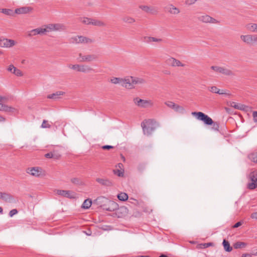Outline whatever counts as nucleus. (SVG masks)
Listing matches in <instances>:
<instances>
[{"label":"nucleus","instance_id":"f257e3e1","mask_svg":"<svg viewBox=\"0 0 257 257\" xmlns=\"http://www.w3.org/2000/svg\"><path fill=\"white\" fill-rule=\"evenodd\" d=\"M154 123L155 121L153 119L145 120L141 123L144 134L150 135L152 133L155 129Z\"/></svg>","mask_w":257,"mask_h":257},{"label":"nucleus","instance_id":"f03ea898","mask_svg":"<svg viewBox=\"0 0 257 257\" xmlns=\"http://www.w3.org/2000/svg\"><path fill=\"white\" fill-rule=\"evenodd\" d=\"M103 200H106V203L102 206L103 209L109 211H113L118 208V204L116 202L109 200L104 197L101 196L98 197L96 199L97 201L99 202L103 201Z\"/></svg>","mask_w":257,"mask_h":257},{"label":"nucleus","instance_id":"7ed1b4c3","mask_svg":"<svg viewBox=\"0 0 257 257\" xmlns=\"http://www.w3.org/2000/svg\"><path fill=\"white\" fill-rule=\"evenodd\" d=\"M192 115L195 116L197 119L202 121L206 125H211L213 123L212 119L203 112H192Z\"/></svg>","mask_w":257,"mask_h":257},{"label":"nucleus","instance_id":"20e7f679","mask_svg":"<svg viewBox=\"0 0 257 257\" xmlns=\"http://www.w3.org/2000/svg\"><path fill=\"white\" fill-rule=\"evenodd\" d=\"M133 101L136 105L142 108L151 107L154 105L151 100L142 99L139 97L134 98Z\"/></svg>","mask_w":257,"mask_h":257},{"label":"nucleus","instance_id":"39448f33","mask_svg":"<svg viewBox=\"0 0 257 257\" xmlns=\"http://www.w3.org/2000/svg\"><path fill=\"white\" fill-rule=\"evenodd\" d=\"M27 173L33 176L40 177L45 175V171L39 167L29 168L27 169Z\"/></svg>","mask_w":257,"mask_h":257},{"label":"nucleus","instance_id":"423d86ee","mask_svg":"<svg viewBox=\"0 0 257 257\" xmlns=\"http://www.w3.org/2000/svg\"><path fill=\"white\" fill-rule=\"evenodd\" d=\"M97 57L95 54L84 55L82 53L78 54V60L80 62H91L95 61Z\"/></svg>","mask_w":257,"mask_h":257},{"label":"nucleus","instance_id":"0eeeda50","mask_svg":"<svg viewBox=\"0 0 257 257\" xmlns=\"http://www.w3.org/2000/svg\"><path fill=\"white\" fill-rule=\"evenodd\" d=\"M248 179L251 181L247 184V188L250 190L257 188V171H252L248 175Z\"/></svg>","mask_w":257,"mask_h":257},{"label":"nucleus","instance_id":"6e6552de","mask_svg":"<svg viewBox=\"0 0 257 257\" xmlns=\"http://www.w3.org/2000/svg\"><path fill=\"white\" fill-rule=\"evenodd\" d=\"M55 192L58 195L69 199H74L76 198V194L72 191L58 189L56 190Z\"/></svg>","mask_w":257,"mask_h":257},{"label":"nucleus","instance_id":"1a4fd4ad","mask_svg":"<svg viewBox=\"0 0 257 257\" xmlns=\"http://www.w3.org/2000/svg\"><path fill=\"white\" fill-rule=\"evenodd\" d=\"M241 40L247 44H253L257 42V36L254 35H241Z\"/></svg>","mask_w":257,"mask_h":257},{"label":"nucleus","instance_id":"9d476101","mask_svg":"<svg viewBox=\"0 0 257 257\" xmlns=\"http://www.w3.org/2000/svg\"><path fill=\"white\" fill-rule=\"evenodd\" d=\"M0 199L9 203H16L18 202L13 195L7 193L0 192Z\"/></svg>","mask_w":257,"mask_h":257},{"label":"nucleus","instance_id":"9b49d317","mask_svg":"<svg viewBox=\"0 0 257 257\" xmlns=\"http://www.w3.org/2000/svg\"><path fill=\"white\" fill-rule=\"evenodd\" d=\"M122 86L128 89L134 88L133 77L126 76L122 78Z\"/></svg>","mask_w":257,"mask_h":257},{"label":"nucleus","instance_id":"f8f14e48","mask_svg":"<svg viewBox=\"0 0 257 257\" xmlns=\"http://www.w3.org/2000/svg\"><path fill=\"white\" fill-rule=\"evenodd\" d=\"M16 42L12 39L0 38V47L3 48H11L15 46Z\"/></svg>","mask_w":257,"mask_h":257},{"label":"nucleus","instance_id":"ddd939ff","mask_svg":"<svg viewBox=\"0 0 257 257\" xmlns=\"http://www.w3.org/2000/svg\"><path fill=\"white\" fill-rule=\"evenodd\" d=\"M139 8L144 12L151 15H156L158 13V10L156 7L149 6L147 5H140Z\"/></svg>","mask_w":257,"mask_h":257},{"label":"nucleus","instance_id":"4468645a","mask_svg":"<svg viewBox=\"0 0 257 257\" xmlns=\"http://www.w3.org/2000/svg\"><path fill=\"white\" fill-rule=\"evenodd\" d=\"M198 19L203 22V23H209L212 24H217L219 22L216 19L212 18L211 17L207 15H203L198 17Z\"/></svg>","mask_w":257,"mask_h":257},{"label":"nucleus","instance_id":"2eb2a0df","mask_svg":"<svg viewBox=\"0 0 257 257\" xmlns=\"http://www.w3.org/2000/svg\"><path fill=\"white\" fill-rule=\"evenodd\" d=\"M46 34V30L43 27H40L33 29L29 32L28 36L30 37L36 36L37 35H43Z\"/></svg>","mask_w":257,"mask_h":257},{"label":"nucleus","instance_id":"dca6fc26","mask_svg":"<svg viewBox=\"0 0 257 257\" xmlns=\"http://www.w3.org/2000/svg\"><path fill=\"white\" fill-rule=\"evenodd\" d=\"M33 11V8L30 7H23L15 9V14H26L31 12Z\"/></svg>","mask_w":257,"mask_h":257},{"label":"nucleus","instance_id":"f3484780","mask_svg":"<svg viewBox=\"0 0 257 257\" xmlns=\"http://www.w3.org/2000/svg\"><path fill=\"white\" fill-rule=\"evenodd\" d=\"M165 9L171 15H178L180 13V9L173 4H169Z\"/></svg>","mask_w":257,"mask_h":257},{"label":"nucleus","instance_id":"a211bd4d","mask_svg":"<svg viewBox=\"0 0 257 257\" xmlns=\"http://www.w3.org/2000/svg\"><path fill=\"white\" fill-rule=\"evenodd\" d=\"M208 89L209 91H210L212 93H217L219 94H225L228 96L230 95L229 93H227L225 92V91L223 90H220L215 86H212L209 87L208 88Z\"/></svg>","mask_w":257,"mask_h":257},{"label":"nucleus","instance_id":"6ab92c4d","mask_svg":"<svg viewBox=\"0 0 257 257\" xmlns=\"http://www.w3.org/2000/svg\"><path fill=\"white\" fill-rule=\"evenodd\" d=\"M96 182L101 185L107 187L111 186L112 185V182L108 179L106 178H97Z\"/></svg>","mask_w":257,"mask_h":257},{"label":"nucleus","instance_id":"aec40b11","mask_svg":"<svg viewBox=\"0 0 257 257\" xmlns=\"http://www.w3.org/2000/svg\"><path fill=\"white\" fill-rule=\"evenodd\" d=\"M94 69L91 68L90 66L87 65L81 64L80 65V72L87 73L92 72H94Z\"/></svg>","mask_w":257,"mask_h":257},{"label":"nucleus","instance_id":"412c9836","mask_svg":"<svg viewBox=\"0 0 257 257\" xmlns=\"http://www.w3.org/2000/svg\"><path fill=\"white\" fill-rule=\"evenodd\" d=\"M3 111L12 114H16L18 112V109L14 107L5 104Z\"/></svg>","mask_w":257,"mask_h":257},{"label":"nucleus","instance_id":"4be33fe9","mask_svg":"<svg viewBox=\"0 0 257 257\" xmlns=\"http://www.w3.org/2000/svg\"><path fill=\"white\" fill-rule=\"evenodd\" d=\"M64 93H65L63 91H58L52 94L48 95L47 98L49 99L56 100L59 98L61 95H64Z\"/></svg>","mask_w":257,"mask_h":257},{"label":"nucleus","instance_id":"5701e85b","mask_svg":"<svg viewBox=\"0 0 257 257\" xmlns=\"http://www.w3.org/2000/svg\"><path fill=\"white\" fill-rule=\"evenodd\" d=\"M54 31H63L66 30V26L60 23L53 24Z\"/></svg>","mask_w":257,"mask_h":257},{"label":"nucleus","instance_id":"b1692460","mask_svg":"<svg viewBox=\"0 0 257 257\" xmlns=\"http://www.w3.org/2000/svg\"><path fill=\"white\" fill-rule=\"evenodd\" d=\"M220 73L226 76H233L234 75L233 71L224 67H221V70Z\"/></svg>","mask_w":257,"mask_h":257},{"label":"nucleus","instance_id":"393cba45","mask_svg":"<svg viewBox=\"0 0 257 257\" xmlns=\"http://www.w3.org/2000/svg\"><path fill=\"white\" fill-rule=\"evenodd\" d=\"M145 82V80L143 78L133 77V84L134 87L136 85H141L144 84Z\"/></svg>","mask_w":257,"mask_h":257},{"label":"nucleus","instance_id":"a878e982","mask_svg":"<svg viewBox=\"0 0 257 257\" xmlns=\"http://www.w3.org/2000/svg\"><path fill=\"white\" fill-rule=\"evenodd\" d=\"M247 30L254 33H257V24L250 23L246 25Z\"/></svg>","mask_w":257,"mask_h":257},{"label":"nucleus","instance_id":"bb28decb","mask_svg":"<svg viewBox=\"0 0 257 257\" xmlns=\"http://www.w3.org/2000/svg\"><path fill=\"white\" fill-rule=\"evenodd\" d=\"M0 12L8 16H14L15 14V12L10 9H2L0 10Z\"/></svg>","mask_w":257,"mask_h":257},{"label":"nucleus","instance_id":"cd10ccee","mask_svg":"<svg viewBox=\"0 0 257 257\" xmlns=\"http://www.w3.org/2000/svg\"><path fill=\"white\" fill-rule=\"evenodd\" d=\"M91 25L98 27H104L106 26L105 23L103 22L93 19H91Z\"/></svg>","mask_w":257,"mask_h":257},{"label":"nucleus","instance_id":"c85d7f7f","mask_svg":"<svg viewBox=\"0 0 257 257\" xmlns=\"http://www.w3.org/2000/svg\"><path fill=\"white\" fill-rule=\"evenodd\" d=\"M222 244L226 251L230 252L232 250V247L230 245L229 242L225 239L223 240Z\"/></svg>","mask_w":257,"mask_h":257},{"label":"nucleus","instance_id":"c756f323","mask_svg":"<svg viewBox=\"0 0 257 257\" xmlns=\"http://www.w3.org/2000/svg\"><path fill=\"white\" fill-rule=\"evenodd\" d=\"M92 205V201L90 199H87L84 200L83 202L81 207L83 209H88L90 208L91 205Z\"/></svg>","mask_w":257,"mask_h":257},{"label":"nucleus","instance_id":"7c9ffc66","mask_svg":"<svg viewBox=\"0 0 257 257\" xmlns=\"http://www.w3.org/2000/svg\"><path fill=\"white\" fill-rule=\"evenodd\" d=\"M175 60H176L175 58H174L173 57H169L168 58H167L166 59L165 62L169 66H170L172 67H175Z\"/></svg>","mask_w":257,"mask_h":257},{"label":"nucleus","instance_id":"2f4dec72","mask_svg":"<svg viewBox=\"0 0 257 257\" xmlns=\"http://www.w3.org/2000/svg\"><path fill=\"white\" fill-rule=\"evenodd\" d=\"M45 157L47 158H54L55 159H58L60 155L56 154L54 152H50L45 155Z\"/></svg>","mask_w":257,"mask_h":257},{"label":"nucleus","instance_id":"473e14b6","mask_svg":"<svg viewBox=\"0 0 257 257\" xmlns=\"http://www.w3.org/2000/svg\"><path fill=\"white\" fill-rule=\"evenodd\" d=\"M110 81L113 84H120L122 86V78L113 77L110 79Z\"/></svg>","mask_w":257,"mask_h":257},{"label":"nucleus","instance_id":"72a5a7b5","mask_svg":"<svg viewBox=\"0 0 257 257\" xmlns=\"http://www.w3.org/2000/svg\"><path fill=\"white\" fill-rule=\"evenodd\" d=\"M247 245V244L244 242L237 241L234 243L233 246L234 248L238 249L245 247Z\"/></svg>","mask_w":257,"mask_h":257},{"label":"nucleus","instance_id":"f704fd0d","mask_svg":"<svg viewBox=\"0 0 257 257\" xmlns=\"http://www.w3.org/2000/svg\"><path fill=\"white\" fill-rule=\"evenodd\" d=\"M122 21L127 24H133L135 22L136 20L134 18L130 16H125L122 18Z\"/></svg>","mask_w":257,"mask_h":257},{"label":"nucleus","instance_id":"c9c22d12","mask_svg":"<svg viewBox=\"0 0 257 257\" xmlns=\"http://www.w3.org/2000/svg\"><path fill=\"white\" fill-rule=\"evenodd\" d=\"M80 65L81 64H69L68 65V67L71 69L75 70L77 72H80Z\"/></svg>","mask_w":257,"mask_h":257},{"label":"nucleus","instance_id":"e433bc0d","mask_svg":"<svg viewBox=\"0 0 257 257\" xmlns=\"http://www.w3.org/2000/svg\"><path fill=\"white\" fill-rule=\"evenodd\" d=\"M174 110L176 111V112H178L179 113H182V114H183L185 112V109H184V108L180 105H179L178 104H175V106L174 108Z\"/></svg>","mask_w":257,"mask_h":257},{"label":"nucleus","instance_id":"4c0bfd02","mask_svg":"<svg viewBox=\"0 0 257 257\" xmlns=\"http://www.w3.org/2000/svg\"><path fill=\"white\" fill-rule=\"evenodd\" d=\"M248 159L252 162L257 163V153H252L248 155Z\"/></svg>","mask_w":257,"mask_h":257},{"label":"nucleus","instance_id":"58836bf2","mask_svg":"<svg viewBox=\"0 0 257 257\" xmlns=\"http://www.w3.org/2000/svg\"><path fill=\"white\" fill-rule=\"evenodd\" d=\"M118 199L120 201H125L128 199V195L125 193H119L117 196Z\"/></svg>","mask_w":257,"mask_h":257},{"label":"nucleus","instance_id":"ea45409f","mask_svg":"<svg viewBox=\"0 0 257 257\" xmlns=\"http://www.w3.org/2000/svg\"><path fill=\"white\" fill-rule=\"evenodd\" d=\"M79 36H75L69 39V42L72 44H79Z\"/></svg>","mask_w":257,"mask_h":257},{"label":"nucleus","instance_id":"a19ab883","mask_svg":"<svg viewBox=\"0 0 257 257\" xmlns=\"http://www.w3.org/2000/svg\"><path fill=\"white\" fill-rule=\"evenodd\" d=\"M44 29L46 30V33L52 31H54L53 24H49L44 26Z\"/></svg>","mask_w":257,"mask_h":257},{"label":"nucleus","instance_id":"79ce46f5","mask_svg":"<svg viewBox=\"0 0 257 257\" xmlns=\"http://www.w3.org/2000/svg\"><path fill=\"white\" fill-rule=\"evenodd\" d=\"M80 21L86 25H91V19L88 18H80Z\"/></svg>","mask_w":257,"mask_h":257},{"label":"nucleus","instance_id":"37998d69","mask_svg":"<svg viewBox=\"0 0 257 257\" xmlns=\"http://www.w3.org/2000/svg\"><path fill=\"white\" fill-rule=\"evenodd\" d=\"M152 37L145 36L142 38V40L145 43H151L152 42Z\"/></svg>","mask_w":257,"mask_h":257},{"label":"nucleus","instance_id":"c03bdc74","mask_svg":"<svg viewBox=\"0 0 257 257\" xmlns=\"http://www.w3.org/2000/svg\"><path fill=\"white\" fill-rule=\"evenodd\" d=\"M13 73L16 75L17 76H23V73L20 70L16 68L13 72Z\"/></svg>","mask_w":257,"mask_h":257},{"label":"nucleus","instance_id":"a18cd8bd","mask_svg":"<svg viewBox=\"0 0 257 257\" xmlns=\"http://www.w3.org/2000/svg\"><path fill=\"white\" fill-rule=\"evenodd\" d=\"M165 104L170 108H171L174 109L175 106V103L172 101H168L165 102Z\"/></svg>","mask_w":257,"mask_h":257},{"label":"nucleus","instance_id":"49530a36","mask_svg":"<svg viewBox=\"0 0 257 257\" xmlns=\"http://www.w3.org/2000/svg\"><path fill=\"white\" fill-rule=\"evenodd\" d=\"M210 68L214 70L215 72L220 73L221 70V67L218 66H212Z\"/></svg>","mask_w":257,"mask_h":257},{"label":"nucleus","instance_id":"de8ad7c7","mask_svg":"<svg viewBox=\"0 0 257 257\" xmlns=\"http://www.w3.org/2000/svg\"><path fill=\"white\" fill-rule=\"evenodd\" d=\"M51 127V125L49 124L48 121L46 120H44L42 124L41 125V127L42 128H50Z\"/></svg>","mask_w":257,"mask_h":257},{"label":"nucleus","instance_id":"09e8293b","mask_svg":"<svg viewBox=\"0 0 257 257\" xmlns=\"http://www.w3.org/2000/svg\"><path fill=\"white\" fill-rule=\"evenodd\" d=\"M212 130H213L215 131H219V125L218 122L213 121V123H212Z\"/></svg>","mask_w":257,"mask_h":257},{"label":"nucleus","instance_id":"8fccbe9b","mask_svg":"<svg viewBox=\"0 0 257 257\" xmlns=\"http://www.w3.org/2000/svg\"><path fill=\"white\" fill-rule=\"evenodd\" d=\"M94 42V40L91 38L85 37V44H92Z\"/></svg>","mask_w":257,"mask_h":257},{"label":"nucleus","instance_id":"3c124183","mask_svg":"<svg viewBox=\"0 0 257 257\" xmlns=\"http://www.w3.org/2000/svg\"><path fill=\"white\" fill-rule=\"evenodd\" d=\"M113 172L119 177H121L123 175V172L118 169L114 170Z\"/></svg>","mask_w":257,"mask_h":257},{"label":"nucleus","instance_id":"603ef678","mask_svg":"<svg viewBox=\"0 0 257 257\" xmlns=\"http://www.w3.org/2000/svg\"><path fill=\"white\" fill-rule=\"evenodd\" d=\"M184 67L185 66V64L181 63L179 60L176 59V60L175 61V67Z\"/></svg>","mask_w":257,"mask_h":257},{"label":"nucleus","instance_id":"864d4df0","mask_svg":"<svg viewBox=\"0 0 257 257\" xmlns=\"http://www.w3.org/2000/svg\"><path fill=\"white\" fill-rule=\"evenodd\" d=\"M71 181L72 183L76 184V185H79L80 184V181L79 179L77 178H72L71 180Z\"/></svg>","mask_w":257,"mask_h":257},{"label":"nucleus","instance_id":"5fc2aeb1","mask_svg":"<svg viewBox=\"0 0 257 257\" xmlns=\"http://www.w3.org/2000/svg\"><path fill=\"white\" fill-rule=\"evenodd\" d=\"M18 213V210L16 209L11 210L9 212V215L10 217H13L14 215Z\"/></svg>","mask_w":257,"mask_h":257},{"label":"nucleus","instance_id":"6e6d98bb","mask_svg":"<svg viewBox=\"0 0 257 257\" xmlns=\"http://www.w3.org/2000/svg\"><path fill=\"white\" fill-rule=\"evenodd\" d=\"M152 42L161 43L163 41V40L161 38H157L152 37Z\"/></svg>","mask_w":257,"mask_h":257},{"label":"nucleus","instance_id":"4d7b16f0","mask_svg":"<svg viewBox=\"0 0 257 257\" xmlns=\"http://www.w3.org/2000/svg\"><path fill=\"white\" fill-rule=\"evenodd\" d=\"M197 0H186L185 3L188 5H191L195 4Z\"/></svg>","mask_w":257,"mask_h":257},{"label":"nucleus","instance_id":"13d9d810","mask_svg":"<svg viewBox=\"0 0 257 257\" xmlns=\"http://www.w3.org/2000/svg\"><path fill=\"white\" fill-rule=\"evenodd\" d=\"M16 68L13 65H10L8 68V70L13 73V71Z\"/></svg>","mask_w":257,"mask_h":257},{"label":"nucleus","instance_id":"bf43d9fd","mask_svg":"<svg viewBox=\"0 0 257 257\" xmlns=\"http://www.w3.org/2000/svg\"><path fill=\"white\" fill-rule=\"evenodd\" d=\"M79 44H85V37L83 36H79Z\"/></svg>","mask_w":257,"mask_h":257},{"label":"nucleus","instance_id":"052dcab7","mask_svg":"<svg viewBox=\"0 0 257 257\" xmlns=\"http://www.w3.org/2000/svg\"><path fill=\"white\" fill-rule=\"evenodd\" d=\"M252 116H253V118L254 121L256 122H257V119H256L257 111H253V112H252Z\"/></svg>","mask_w":257,"mask_h":257},{"label":"nucleus","instance_id":"680f3d73","mask_svg":"<svg viewBox=\"0 0 257 257\" xmlns=\"http://www.w3.org/2000/svg\"><path fill=\"white\" fill-rule=\"evenodd\" d=\"M113 147L112 146H109V145H105V146H103L102 147V148L104 150H109L110 149H112L113 148Z\"/></svg>","mask_w":257,"mask_h":257},{"label":"nucleus","instance_id":"e2e57ef3","mask_svg":"<svg viewBox=\"0 0 257 257\" xmlns=\"http://www.w3.org/2000/svg\"><path fill=\"white\" fill-rule=\"evenodd\" d=\"M250 217L252 219H257V212L252 213L250 215Z\"/></svg>","mask_w":257,"mask_h":257},{"label":"nucleus","instance_id":"0e129e2a","mask_svg":"<svg viewBox=\"0 0 257 257\" xmlns=\"http://www.w3.org/2000/svg\"><path fill=\"white\" fill-rule=\"evenodd\" d=\"M242 224V222L241 221H239V222H237V223H236L233 226V228H237L239 226H240Z\"/></svg>","mask_w":257,"mask_h":257},{"label":"nucleus","instance_id":"69168bd1","mask_svg":"<svg viewBox=\"0 0 257 257\" xmlns=\"http://www.w3.org/2000/svg\"><path fill=\"white\" fill-rule=\"evenodd\" d=\"M118 209L125 212V213H127V211H128L127 209L125 207H122Z\"/></svg>","mask_w":257,"mask_h":257},{"label":"nucleus","instance_id":"338daca9","mask_svg":"<svg viewBox=\"0 0 257 257\" xmlns=\"http://www.w3.org/2000/svg\"><path fill=\"white\" fill-rule=\"evenodd\" d=\"M246 107V106H245L244 105L239 104L238 109H240V110H244Z\"/></svg>","mask_w":257,"mask_h":257},{"label":"nucleus","instance_id":"774afa93","mask_svg":"<svg viewBox=\"0 0 257 257\" xmlns=\"http://www.w3.org/2000/svg\"><path fill=\"white\" fill-rule=\"evenodd\" d=\"M7 99H7V98L6 97L0 95V102H2V101H6Z\"/></svg>","mask_w":257,"mask_h":257}]
</instances>
